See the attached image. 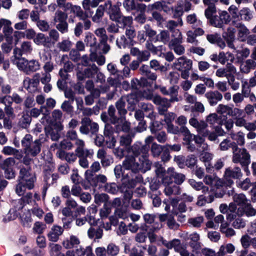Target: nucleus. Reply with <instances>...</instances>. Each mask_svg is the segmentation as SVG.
<instances>
[{
    "mask_svg": "<svg viewBox=\"0 0 256 256\" xmlns=\"http://www.w3.org/2000/svg\"><path fill=\"white\" fill-rule=\"evenodd\" d=\"M122 186L127 188H128L132 189L134 188L138 183L142 182V177L139 174H134V176L130 178H128L126 182L125 178L122 179Z\"/></svg>",
    "mask_w": 256,
    "mask_h": 256,
    "instance_id": "17",
    "label": "nucleus"
},
{
    "mask_svg": "<svg viewBox=\"0 0 256 256\" xmlns=\"http://www.w3.org/2000/svg\"><path fill=\"white\" fill-rule=\"evenodd\" d=\"M52 120L57 124L58 130L63 129V126L62 124V113L59 110H55L52 112Z\"/></svg>",
    "mask_w": 256,
    "mask_h": 256,
    "instance_id": "34",
    "label": "nucleus"
},
{
    "mask_svg": "<svg viewBox=\"0 0 256 256\" xmlns=\"http://www.w3.org/2000/svg\"><path fill=\"white\" fill-rule=\"evenodd\" d=\"M174 248L175 252L180 254V256H190V252L187 250L186 244H182L180 240L173 239L171 249Z\"/></svg>",
    "mask_w": 256,
    "mask_h": 256,
    "instance_id": "13",
    "label": "nucleus"
},
{
    "mask_svg": "<svg viewBox=\"0 0 256 256\" xmlns=\"http://www.w3.org/2000/svg\"><path fill=\"white\" fill-rule=\"evenodd\" d=\"M98 68L95 64H93L90 68H85L83 72L78 71L77 72V76L80 80H82L85 78H92L98 73Z\"/></svg>",
    "mask_w": 256,
    "mask_h": 256,
    "instance_id": "16",
    "label": "nucleus"
},
{
    "mask_svg": "<svg viewBox=\"0 0 256 256\" xmlns=\"http://www.w3.org/2000/svg\"><path fill=\"white\" fill-rule=\"evenodd\" d=\"M180 132L184 136V140L186 142L190 143L194 140V136L195 135L192 134L190 133L188 129L186 126L180 127Z\"/></svg>",
    "mask_w": 256,
    "mask_h": 256,
    "instance_id": "58",
    "label": "nucleus"
},
{
    "mask_svg": "<svg viewBox=\"0 0 256 256\" xmlns=\"http://www.w3.org/2000/svg\"><path fill=\"white\" fill-rule=\"evenodd\" d=\"M256 62L252 59L247 60L242 62L240 66V70L242 73L248 74L250 70L254 68Z\"/></svg>",
    "mask_w": 256,
    "mask_h": 256,
    "instance_id": "30",
    "label": "nucleus"
},
{
    "mask_svg": "<svg viewBox=\"0 0 256 256\" xmlns=\"http://www.w3.org/2000/svg\"><path fill=\"white\" fill-rule=\"evenodd\" d=\"M178 86H172L169 88L168 90V94L167 95H168L170 96V102H174L179 101V99L178 97Z\"/></svg>",
    "mask_w": 256,
    "mask_h": 256,
    "instance_id": "54",
    "label": "nucleus"
},
{
    "mask_svg": "<svg viewBox=\"0 0 256 256\" xmlns=\"http://www.w3.org/2000/svg\"><path fill=\"white\" fill-rule=\"evenodd\" d=\"M104 8L112 20L115 22L118 20L122 16L118 6H112L111 1L108 0L104 4Z\"/></svg>",
    "mask_w": 256,
    "mask_h": 256,
    "instance_id": "8",
    "label": "nucleus"
},
{
    "mask_svg": "<svg viewBox=\"0 0 256 256\" xmlns=\"http://www.w3.org/2000/svg\"><path fill=\"white\" fill-rule=\"evenodd\" d=\"M188 182L190 186L196 190H202L204 194L208 192V188L204 186L202 182H196L194 179H190Z\"/></svg>",
    "mask_w": 256,
    "mask_h": 256,
    "instance_id": "35",
    "label": "nucleus"
},
{
    "mask_svg": "<svg viewBox=\"0 0 256 256\" xmlns=\"http://www.w3.org/2000/svg\"><path fill=\"white\" fill-rule=\"evenodd\" d=\"M182 42H169V47L178 55H182L184 53L185 49L181 44Z\"/></svg>",
    "mask_w": 256,
    "mask_h": 256,
    "instance_id": "50",
    "label": "nucleus"
},
{
    "mask_svg": "<svg viewBox=\"0 0 256 256\" xmlns=\"http://www.w3.org/2000/svg\"><path fill=\"white\" fill-rule=\"evenodd\" d=\"M232 150V161L234 163H240L242 166H247L250 162V156L245 148H240L236 146Z\"/></svg>",
    "mask_w": 256,
    "mask_h": 256,
    "instance_id": "4",
    "label": "nucleus"
},
{
    "mask_svg": "<svg viewBox=\"0 0 256 256\" xmlns=\"http://www.w3.org/2000/svg\"><path fill=\"white\" fill-rule=\"evenodd\" d=\"M114 124H116V130L118 132L120 131L128 132L130 129V123L128 122L123 116L120 118L118 122H116Z\"/></svg>",
    "mask_w": 256,
    "mask_h": 256,
    "instance_id": "27",
    "label": "nucleus"
},
{
    "mask_svg": "<svg viewBox=\"0 0 256 256\" xmlns=\"http://www.w3.org/2000/svg\"><path fill=\"white\" fill-rule=\"evenodd\" d=\"M70 11V12H72L78 16L80 20H85L88 17V16L84 12L80 6H73Z\"/></svg>",
    "mask_w": 256,
    "mask_h": 256,
    "instance_id": "56",
    "label": "nucleus"
},
{
    "mask_svg": "<svg viewBox=\"0 0 256 256\" xmlns=\"http://www.w3.org/2000/svg\"><path fill=\"white\" fill-rule=\"evenodd\" d=\"M124 98V97L122 96L116 104L118 113L122 116H123L126 113V110L125 108L126 101Z\"/></svg>",
    "mask_w": 256,
    "mask_h": 256,
    "instance_id": "57",
    "label": "nucleus"
},
{
    "mask_svg": "<svg viewBox=\"0 0 256 256\" xmlns=\"http://www.w3.org/2000/svg\"><path fill=\"white\" fill-rule=\"evenodd\" d=\"M82 126L80 128V132L84 134H88L90 132V118H84L81 122Z\"/></svg>",
    "mask_w": 256,
    "mask_h": 256,
    "instance_id": "55",
    "label": "nucleus"
},
{
    "mask_svg": "<svg viewBox=\"0 0 256 256\" xmlns=\"http://www.w3.org/2000/svg\"><path fill=\"white\" fill-rule=\"evenodd\" d=\"M28 156L26 155L23 159V163L26 166L20 168L18 184L16 186V192L19 196H23L27 190L34 188L36 181V177L28 166L31 160Z\"/></svg>",
    "mask_w": 256,
    "mask_h": 256,
    "instance_id": "2",
    "label": "nucleus"
},
{
    "mask_svg": "<svg viewBox=\"0 0 256 256\" xmlns=\"http://www.w3.org/2000/svg\"><path fill=\"white\" fill-rule=\"evenodd\" d=\"M97 212V208L94 204H92L88 208V214L86 217L88 218V222L90 225H96L97 220L95 218V216Z\"/></svg>",
    "mask_w": 256,
    "mask_h": 256,
    "instance_id": "26",
    "label": "nucleus"
},
{
    "mask_svg": "<svg viewBox=\"0 0 256 256\" xmlns=\"http://www.w3.org/2000/svg\"><path fill=\"white\" fill-rule=\"evenodd\" d=\"M213 158V154L209 152H204L200 153V160L205 164L206 170L208 172H210L211 168L209 162Z\"/></svg>",
    "mask_w": 256,
    "mask_h": 256,
    "instance_id": "31",
    "label": "nucleus"
},
{
    "mask_svg": "<svg viewBox=\"0 0 256 256\" xmlns=\"http://www.w3.org/2000/svg\"><path fill=\"white\" fill-rule=\"evenodd\" d=\"M144 97L146 100H152L154 104L159 106L158 112L161 115L164 114V112L170 106V102H172L170 100L162 98L160 96H153L152 93L148 94H144Z\"/></svg>",
    "mask_w": 256,
    "mask_h": 256,
    "instance_id": "3",
    "label": "nucleus"
},
{
    "mask_svg": "<svg viewBox=\"0 0 256 256\" xmlns=\"http://www.w3.org/2000/svg\"><path fill=\"white\" fill-rule=\"evenodd\" d=\"M84 42L87 46L90 48V52L97 50L96 40L92 34L88 32L86 34Z\"/></svg>",
    "mask_w": 256,
    "mask_h": 256,
    "instance_id": "29",
    "label": "nucleus"
},
{
    "mask_svg": "<svg viewBox=\"0 0 256 256\" xmlns=\"http://www.w3.org/2000/svg\"><path fill=\"white\" fill-rule=\"evenodd\" d=\"M162 182L165 186L164 193L166 196L178 195L180 194V186L175 184L170 176L164 177L162 180Z\"/></svg>",
    "mask_w": 256,
    "mask_h": 256,
    "instance_id": "6",
    "label": "nucleus"
},
{
    "mask_svg": "<svg viewBox=\"0 0 256 256\" xmlns=\"http://www.w3.org/2000/svg\"><path fill=\"white\" fill-rule=\"evenodd\" d=\"M74 251L76 256H94L90 246H87L85 248L80 246L76 248Z\"/></svg>",
    "mask_w": 256,
    "mask_h": 256,
    "instance_id": "38",
    "label": "nucleus"
},
{
    "mask_svg": "<svg viewBox=\"0 0 256 256\" xmlns=\"http://www.w3.org/2000/svg\"><path fill=\"white\" fill-rule=\"evenodd\" d=\"M230 138L234 140L236 145L242 146L245 143L244 141V134L242 132H231L230 134Z\"/></svg>",
    "mask_w": 256,
    "mask_h": 256,
    "instance_id": "33",
    "label": "nucleus"
},
{
    "mask_svg": "<svg viewBox=\"0 0 256 256\" xmlns=\"http://www.w3.org/2000/svg\"><path fill=\"white\" fill-rule=\"evenodd\" d=\"M238 214L239 216L245 214L248 217L254 216L256 215V210L250 203L247 202L244 206L238 208Z\"/></svg>",
    "mask_w": 256,
    "mask_h": 256,
    "instance_id": "15",
    "label": "nucleus"
},
{
    "mask_svg": "<svg viewBox=\"0 0 256 256\" xmlns=\"http://www.w3.org/2000/svg\"><path fill=\"white\" fill-rule=\"evenodd\" d=\"M228 194L232 195L234 202L240 206H242L248 202V200L243 194H234L233 190H232L228 192Z\"/></svg>",
    "mask_w": 256,
    "mask_h": 256,
    "instance_id": "28",
    "label": "nucleus"
},
{
    "mask_svg": "<svg viewBox=\"0 0 256 256\" xmlns=\"http://www.w3.org/2000/svg\"><path fill=\"white\" fill-rule=\"evenodd\" d=\"M190 246L193 249V251L198 250L200 248V236L196 232L190 233L189 236Z\"/></svg>",
    "mask_w": 256,
    "mask_h": 256,
    "instance_id": "20",
    "label": "nucleus"
},
{
    "mask_svg": "<svg viewBox=\"0 0 256 256\" xmlns=\"http://www.w3.org/2000/svg\"><path fill=\"white\" fill-rule=\"evenodd\" d=\"M40 140H36L26 148H24V153L27 156H35L40 152Z\"/></svg>",
    "mask_w": 256,
    "mask_h": 256,
    "instance_id": "11",
    "label": "nucleus"
},
{
    "mask_svg": "<svg viewBox=\"0 0 256 256\" xmlns=\"http://www.w3.org/2000/svg\"><path fill=\"white\" fill-rule=\"evenodd\" d=\"M189 123L200 134H202L208 126V124L205 122L204 120L198 122L196 118H192L189 120Z\"/></svg>",
    "mask_w": 256,
    "mask_h": 256,
    "instance_id": "24",
    "label": "nucleus"
},
{
    "mask_svg": "<svg viewBox=\"0 0 256 256\" xmlns=\"http://www.w3.org/2000/svg\"><path fill=\"white\" fill-rule=\"evenodd\" d=\"M68 58L67 55H63L61 59V64H64L63 70L68 72H70L72 70L74 66L70 62L68 61Z\"/></svg>",
    "mask_w": 256,
    "mask_h": 256,
    "instance_id": "62",
    "label": "nucleus"
},
{
    "mask_svg": "<svg viewBox=\"0 0 256 256\" xmlns=\"http://www.w3.org/2000/svg\"><path fill=\"white\" fill-rule=\"evenodd\" d=\"M232 107L228 105L220 104L216 108V112L217 114L222 115L224 116H230Z\"/></svg>",
    "mask_w": 256,
    "mask_h": 256,
    "instance_id": "51",
    "label": "nucleus"
},
{
    "mask_svg": "<svg viewBox=\"0 0 256 256\" xmlns=\"http://www.w3.org/2000/svg\"><path fill=\"white\" fill-rule=\"evenodd\" d=\"M2 32L4 38L7 42L10 43L13 42L12 34L13 28L12 26V22L6 18H2Z\"/></svg>",
    "mask_w": 256,
    "mask_h": 256,
    "instance_id": "9",
    "label": "nucleus"
},
{
    "mask_svg": "<svg viewBox=\"0 0 256 256\" xmlns=\"http://www.w3.org/2000/svg\"><path fill=\"white\" fill-rule=\"evenodd\" d=\"M217 113H212L208 114L206 118V122L212 126L216 124L222 126L223 120L221 116H218Z\"/></svg>",
    "mask_w": 256,
    "mask_h": 256,
    "instance_id": "23",
    "label": "nucleus"
},
{
    "mask_svg": "<svg viewBox=\"0 0 256 256\" xmlns=\"http://www.w3.org/2000/svg\"><path fill=\"white\" fill-rule=\"evenodd\" d=\"M203 182L206 184L211 186H216L218 188L222 184V182L217 176L215 175L207 174L203 178Z\"/></svg>",
    "mask_w": 256,
    "mask_h": 256,
    "instance_id": "19",
    "label": "nucleus"
},
{
    "mask_svg": "<svg viewBox=\"0 0 256 256\" xmlns=\"http://www.w3.org/2000/svg\"><path fill=\"white\" fill-rule=\"evenodd\" d=\"M124 97V100L126 101L130 106H128V109L130 110H134V106L138 101V98L134 94H130L126 96H122Z\"/></svg>",
    "mask_w": 256,
    "mask_h": 256,
    "instance_id": "43",
    "label": "nucleus"
},
{
    "mask_svg": "<svg viewBox=\"0 0 256 256\" xmlns=\"http://www.w3.org/2000/svg\"><path fill=\"white\" fill-rule=\"evenodd\" d=\"M31 120L30 116L28 114H24L20 119L18 125L22 128H26L30 125Z\"/></svg>",
    "mask_w": 256,
    "mask_h": 256,
    "instance_id": "64",
    "label": "nucleus"
},
{
    "mask_svg": "<svg viewBox=\"0 0 256 256\" xmlns=\"http://www.w3.org/2000/svg\"><path fill=\"white\" fill-rule=\"evenodd\" d=\"M243 216H236V218L232 219L233 220L232 226L236 229L244 228L246 226V221L242 217Z\"/></svg>",
    "mask_w": 256,
    "mask_h": 256,
    "instance_id": "45",
    "label": "nucleus"
},
{
    "mask_svg": "<svg viewBox=\"0 0 256 256\" xmlns=\"http://www.w3.org/2000/svg\"><path fill=\"white\" fill-rule=\"evenodd\" d=\"M252 14V11L248 8H244L239 12L241 19L248 22L252 19L253 17Z\"/></svg>",
    "mask_w": 256,
    "mask_h": 256,
    "instance_id": "47",
    "label": "nucleus"
},
{
    "mask_svg": "<svg viewBox=\"0 0 256 256\" xmlns=\"http://www.w3.org/2000/svg\"><path fill=\"white\" fill-rule=\"evenodd\" d=\"M123 6L127 11L138 10L145 7L144 4L136 3L134 0H126L123 3Z\"/></svg>",
    "mask_w": 256,
    "mask_h": 256,
    "instance_id": "36",
    "label": "nucleus"
},
{
    "mask_svg": "<svg viewBox=\"0 0 256 256\" xmlns=\"http://www.w3.org/2000/svg\"><path fill=\"white\" fill-rule=\"evenodd\" d=\"M32 194L29 192L24 196L21 198L16 200L13 202V204L16 205V208L18 210H22L24 206V204H30L32 202Z\"/></svg>",
    "mask_w": 256,
    "mask_h": 256,
    "instance_id": "21",
    "label": "nucleus"
},
{
    "mask_svg": "<svg viewBox=\"0 0 256 256\" xmlns=\"http://www.w3.org/2000/svg\"><path fill=\"white\" fill-rule=\"evenodd\" d=\"M127 153L128 154L122 164L124 170L136 174L140 172L144 173L150 169L152 162L148 158V146H142L141 142H137L127 148Z\"/></svg>",
    "mask_w": 256,
    "mask_h": 256,
    "instance_id": "1",
    "label": "nucleus"
},
{
    "mask_svg": "<svg viewBox=\"0 0 256 256\" xmlns=\"http://www.w3.org/2000/svg\"><path fill=\"white\" fill-rule=\"evenodd\" d=\"M237 206L234 202H230L228 206V212L226 214V218L230 221H232V219L236 218V216H239L238 214Z\"/></svg>",
    "mask_w": 256,
    "mask_h": 256,
    "instance_id": "40",
    "label": "nucleus"
},
{
    "mask_svg": "<svg viewBox=\"0 0 256 256\" xmlns=\"http://www.w3.org/2000/svg\"><path fill=\"white\" fill-rule=\"evenodd\" d=\"M63 232L64 229L62 226L54 225L47 234L48 240L52 242H57Z\"/></svg>",
    "mask_w": 256,
    "mask_h": 256,
    "instance_id": "14",
    "label": "nucleus"
},
{
    "mask_svg": "<svg viewBox=\"0 0 256 256\" xmlns=\"http://www.w3.org/2000/svg\"><path fill=\"white\" fill-rule=\"evenodd\" d=\"M14 63L16 65L18 68L24 72H26L28 60L24 58H18L13 60Z\"/></svg>",
    "mask_w": 256,
    "mask_h": 256,
    "instance_id": "42",
    "label": "nucleus"
},
{
    "mask_svg": "<svg viewBox=\"0 0 256 256\" xmlns=\"http://www.w3.org/2000/svg\"><path fill=\"white\" fill-rule=\"evenodd\" d=\"M236 28L238 30V38L241 42L246 41L250 33L248 29L242 23L238 24Z\"/></svg>",
    "mask_w": 256,
    "mask_h": 256,
    "instance_id": "25",
    "label": "nucleus"
},
{
    "mask_svg": "<svg viewBox=\"0 0 256 256\" xmlns=\"http://www.w3.org/2000/svg\"><path fill=\"white\" fill-rule=\"evenodd\" d=\"M192 62L184 56L178 58L172 64V67L178 70H182L184 69H188L192 68Z\"/></svg>",
    "mask_w": 256,
    "mask_h": 256,
    "instance_id": "10",
    "label": "nucleus"
},
{
    "mask_svg": "<svg viewBox=\"0 0 256 256\" xmlns=\"http://www.w3.org/2000/svg\"><path fill=\"white\" fill-rule=\"evenodd\" d=\"M204 222V218L202 216H197L188 218V223L191 226L198 228H200Z\"/></svg>",
    "mask_w": 256,
    "mask_h": 256,
    "instance_id": "48",
    "label": "nucleus"
},
{
    "mask_svg": "<svg viewBox=\"0 0 256 256\" xmlns=\"http://www.w3.org/2000/svg\"><path fill=\"white\" fill-rule=\"evenodd\" d=\"M34 42L37 45H42L48 46L50 40L49 38L44 36L42 33H38L36 35L34 39Z\"/></svg>",
    "mask_w": 256,
    "mask_h": 256,
    "instance_id": "39",
    "label": "nucleus"
},
{
    "mask_svg": "<svg viewBox=\"0 0 256 256\" xmlns=\"http://www.w3.org/2000/svg\"><path fill=\"white\" fill-rule=\"evenodd\" d=\"M170 33L168 30H162L160 34H157L156 37V40L162 42L164 44L170 42Z\"/></svg>",
    "mask_w": 256,
    "mask_h": 256,
    "instance_id": "52",
    "label": "nucleus"
},
{
    "mask_svg": "<svg viewBox=\"0 0 256 256\" xmlns=\"http://www.w3.org/2000/svg\"><path fill=\"white\" fill-rule=\"evenodd\" d=\"M142 110L146 113V116L150 120L155 119L156 115L154 113L153 106L150 104L141 103Z\"/></svg>",
    "mask_w": 256,
    "mask_h": 256,
    "instance_id": "37",
    "label": "nucleus"
},
{
    "mask_svg": "<svg viewBox=\"0 0 256 256\" xmlns=\"http://www.w3.org/2000/svg\"><path fill=\"white\" fill-rule=\"evenodd\" d=\"M80 244L79 238L74 235H71L68 238L64 239L62 245L66 249H71L76 248Z\"/></svg>",
    "mask_w": 256,
    "mask_h": 256,
    "instance_id": "18",
    "label": "nucleus"
},
{
    "mask_svg": "<svg viewBox=\"0 0 256 256\" xmlns=\"http://www.w3.org/2000/svg\"><path fill=\"white\" fill-rule=\"evenodd\" d=\"M96 52L97 50L90 52V60L91 62H96L98 65L102 66L106 62V58L102 54L98 55Z\"/></svg>",
    "mask_w": 256,
    "mask_h": 256,
    "instance_id": "46",
    "label": "nucleus"
},
{
    "mask_svg": "<svg viewBox=\"0 0 256 256\" xmlns=\"http://www.w3.org/2000/svg\"><path fill=\"white\" fill-rule=\"evenodd\" d=\"M235 246L232 244L222 245L218 252V256H222L231 254L235 250Z\"/></svg>",
    "mask_w": 256,
    "mask_h": 256,
    "instance_id": "32",
    "label": "nucleus"
},
{
    "mask_svg": "<svg viewBox=\"0 0 256 256\" xmlns=\"http://www.w3.org/2000/svg\"><path fill=\"white\" fill-rule=\"evenodd\" d=\"M205 97L211 106H215L222 99V94L218 90L209 91L206 93Z\"/></svg>",
    "mask_w": 256,
    "mask_h": 256,
    "instance_id": "12",
    "label": "nucleus"
},
{
    "mask_svg": "<svg viewBox=\"0 0 256 256\" xmlns=\"http://www.w3.org/2000/svg\"><path fill=\"white\" fill-rule=\"evenodd\" d=\"M106 250L108 256H116L120 252L118 246L114 243L109 244Z\"/></svg>",
    "mask_w": 256,
    "mask_h": 256,
    "instance_id": "60",
    "label": "nucleus"
},
{
    "mask_svg": "<svg viewBox=\"0 0 256 256\" xmlns=\"http://www.w3.org/2000/svg\"><path fill=\"white\" fill-rule=\"evenodd\" d=\"M134 136H131L129 134H125L120 136V144L122 146H124L126 148V150L127 152V148H130L132 146H130L132 142V139Z\"/></svg>",
    "mask_w": 256,
    "mask_h": 256,
    "instance_id": "44",
    "label": "nucleus"
},
{
    "mask_svg": "<svg viewBox=\"0 0 256 256\" xmlns=\"http://www.w3.org/2000/svg\"><path fill=\"white\" fill-rule=\"evenodd\" d=\"M14 206L15 208L10 209L8 214L4 218L3 220L4 222H8L14 220L18 217V213L17 210H18L16 208V205L14 204Z\"/></svg>",
    "mask_w": 256,
    "mask_h": 256,
    "instance_id": "61",
    "label": "nucleus"
},
{
    "mask_svg": "<svg viewBox=\"0 0 256 256\" xmlns=\"http://www.w3.org/2000/svg\"><path fill=\"white\" fill-rule=\"evenodd\" d=\"M167 174L172 179H174V182L177 184H182L185 180L184 175L175 172L173 168H169L167 170Z\"/></svg>",
    "mask_w": 256,
    "mask_h": 256,
    "instance_id": "22",
    "label": "nucleus"
},
{
    "mask_svg": "<svg viewBox=\"0 0 256 256\" xmlns=\"http://www.w3.org/2000/svg\"><path fill=\"white\" fill-rule=\"evenodd\" d=\"M40 74H36L32 78L28 77L24 78L23 84L24 87L30 92H34L37 90L40 82Z\"/></svg>",
    "mask_w": 256,
    "mask_h": 256,
    "instance_id": "7",
    "label": "nucleus"
},
{
    "mask_svg": "<svg viewBox=\"0 0 256 256\" xmlns=\"http://www.w3.org/2000/svg\"><path fill=\"white\" fill-rule=\"evenodd\" d=\"M236 146L237 145L234 142H232L230 139L226 138L220 143L219 148L221 150L226 151L231 148L233 150L234 148H236Z\"/></svg>",
    "mask_w": 256,
    "mask_h": 256,
    "instance_id": "41",
    "label": "nucleus"
},
{
    "mask_svg": "<svg viewBox=\"0 0 256 256\" xmlns=\"http://www.w3.org/2000/svg\"><path fill=\"white\" fill-rule=\"evenodd\" d=\"M154 167L156 168L155 172L158 177L162 178L166 176H168L167 174V171L166 172L164 168L159 162H156L154 164Z\"/></svg>",
    "mask_w": 256,
    "mask_h": 256,
    "instance_id": "53",
    "label": "nucleus"
},
{
    "mask_svg": "<svg viewBox=\"0 0 256 256\" xmlns=\"http://www.w3.org/2000/svg\"><path fill=\"white\" fill-rule=\"evenodd\" d=\"M40 66L39 62L36 60H28L26 74L35 72L40 69Z\"/></svg>",
    "mask_w": 256,
    "mask_h": 256,
    "instance_id": "49",
    "label": "nucleus"
},
{
    "mask_svg": "<svg viewBox=\"0 0 256 256\" xmlns=\"http://www.w3.org/2000/svg\"><path fill=\"white\" fill-rule=\"evenodd\" d=\"M242 176L241 170L238 167H228L225 170L224 180L227 186H230L234 184L233 179H238Z\"/></svg>",
    "mask_w": 256,
    "mask_h": 256,
    "instance_id": "5",
    "label": "nucleus"
},
{
    "mask_svg": "<svg viewBox=\"0 0 256 256\" xmlns=\"http://www.w3.org/2000/svg\"><path fill=\"white\" fill-rule=\"evenodd\" d=\"M95 34L100 38V42H107L108 38L106 34V30L104 28H97L94 31Z\"/></svg>",
    "mask_w": 256,
    "mask_h": 256,
    "instance_id": "63",
    "label": "nucleus"
},
{
    "mask_svg": "<svg viewBox=\"0 0 256 256\" xmlns=\"http://www.w3.org/2000/svg\"><path fill=\"white\" fill-rule=\"evenodd\" d=\"M68 14L66 13L61 10H58L55 13L54 21V23L63 22H66Z\"/></svg>",
    "mask_w": 256,
    "mask_h": 256,
    "instance_id": "59",
    "label": "nucleus"
}]
</instances>
